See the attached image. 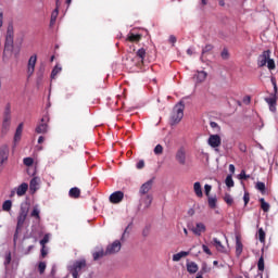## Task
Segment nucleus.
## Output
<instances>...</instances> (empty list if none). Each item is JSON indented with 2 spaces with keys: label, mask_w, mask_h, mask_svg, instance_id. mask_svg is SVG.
Listing matches in <instances>:
<instances>
[{
  "label": "nucleus",
  "mask_w": 278,
  "mask_h": 278,
  "mask_svg": "<svg viewBox=\"0 0 278 278\" xmlns=\"http://www.w3.org/2000/svg\"><path fill=\"white\" fill-rule=\"evenodd\" d=\"M27 214H29V206H27V204H21L20 212L17 215V225L13 237L14 244H16V240H18V232L23 229L25 220H27Z\"/></svg>",
  "instance_id": "nucleus-1"
},
{
  "label": "nucleus",
  "mask_w": 278,
  "mask_h": 278,
  "mask_svg": "<svg viewBox=\"0 0 278 278\" xmlns=\"http://www.w3.org/2000/svg\"><path fill=\"white\" fill-rule=\"evenodd\" d=\"M269 71H275V60L270 59V50H265L261 55L257 58V66L260 68L266 66Z\"/></svg>",
  "instance_id": "nucleus-2"
},
{
  "label": "nucleus",
  "mask_w": 278,
  "mask_h": 278,
  "mask_svg": "<svg viewBox=\"0 0 278 278\" xmlns=\"http://www.w3.org/2000/svg\"><path fill=\"white\" fill-rule=\"evenodd\" d=\"M186 109V105L184 102H179L175 105L172 114V124L177 125V123H181V118H184V110Z\"/></svg>",
  "instance_id": "nucleus-3"
},
{
  "label": "nucleus",
  "mask_w": 278,
  "mask_h": 278,
  "mask_svg": "<svg viewBox=\"0 0 278 278\" xmlns=\"http://www.w3.org/2000/svg\"><path fill=\"white\" fill-rule=\"evenodd\" d=\"M87 263L86 260H79L74 262L73 266L70 268V273L72 275L73 278H77L79 277V273H81V270H84V268H86Z\"/></svg>",
  "instance_id": "nucleus-4"
},
{
  "label": "nucleus",
  "mask_w": 278,
  "mask_h": 278,
  "mask_svg": "<svg viewBox=\"0 0 278 278\" xmlns=\"http://www.w3.org/2000/svg\"><path fill=\"white\" fill-rule=\"evenodd\" d=\"M49 115H43L41 123L35 128L36 134H47L49 131Z\"/></svg>",
  "instance_id": "nucleus-5"
},
{
  "label": "nucleus",
  "mask_w": 278,
  "mask_h": 278,
  "mask_svg": "<svg viewBox=\"0 0 278 278\" xmlns=\"http://www.w3.org/2000/svg\"><path fill=\"white\" fill-rule=\"evenodd\" d=\"M14 45V31H12V27H8L4 51H12Z\"/></svg>",
  "instance_id": "nucleus-6"
},
{
  "label": "nucleus",
  "mask_w": 278,
  "mask_h": 278,
  "mask_svg": "<svg viewBox=\"0 0 278 278\" xmlns=\"http://www.w3.org/2000/svg\"><path fill=\"white\" fill-rule=\"evenodd\" d=\"M189 229L194 236H201L202 233H205V231H207L205 224L201 222L197 223L195 226H189Z\"/></svg>",
  "instance_id": "nucleus-7"
},
{
  "label": "nucleus",
  "mask_w": 278,
  "mask_h": 278,
  "mask_svg": "<svg viewBox=\"0 0 278 278\" xmlns=\"http://www.w3.org/2000/svg\"><path fill=\"white\" fill-rule=\"evenodd\" d=\"M122 244L119 240H115L113 243L106 247V255H114V253H118L122 249Z\"/></svg>",
  "instance_id": "nucleus-8"
},
{
  "label": "nucleus",
  "mask_w": 278,
  "mask_h": 278,
  "mask_svg": "<svg viewBox=\"0 0 278 278\" xmlns=\"http://www.w3.org/2000/svg\"><path fill=\"white\" fill-rule=\"evenodd\" d=\"M36 62H38V55L34 54L28 60V65H27L28 77H31L34 75V72L36 71Z\"/></svg>",
  "instance_id": "nucleus-9"
},
{
  "label": "nucleus",
  "mask_w": 278,
  "mask_h": 278,
  "mask_svg": "<svg viewBox=\"0 0 278 278\" xmlns=\"http://www.w3.org/2000/svg\"><path fill=\"white\" fill-rule=\"evenodd\" d=\"M207 143L212 147V149H218L220 144H223V139L218 135H211L208 137Z\"/></svg>",
  "instance_id": "nucleus-10"
},
{
  "label": "nucleus",
  "mask_w": 278,
  "mask_h": 278,
  "mask_svg": "<svg viewBox=\"0 0 278 278\" xmlns=\"http://www.w3.org/2000/svg\"><path fill=\"white\" fill-rule=\"evenodd\" d=\"M110 202L113 204L121 203L125 199V193L123 191H115L110 195Z\"/></svg>",
  "instance_id": "nucleus-11"
},
{
  "label": "nucleus",
  "mask_w": 278,
  "mask_h": 278,
  "mask_svg": "<svg viewBox=\"0 0 278 278\" xmlns=\"http://www.w3.org/2000/svg\"><path fill=\"white\" fill-rule=\"evenodd\" d=\"M265 102L268 104L270 112H277V96L270 94L265 98Z\"/></svg>",
  "instance_id": "nucleus-12"
},
{
  "label": "nucleus",
  "mask_w": 278,
  "mask_h": 278,
  "mask_svg": "<svg viewBox=\"0 0 278 278\" xmlns=\"http://www.w3.org/2000/svg\"><path fill=\"white\" fill-rule=\"evenodd\" d=\"M176 161L181 166H186V149L179 148L176 152Z\"/></svg>",
  "instance_id": "nucleus-13"
},
{
  "label": "nucleus",
  "mask_w": 278,
  "mask_h": 278,
  "mask_svg": "<svg viewBox=\"0 0 278 278\" xmlns=\"http://www.w3.org/2000/svg\"><path fill=\"white\" fill-rule=\"evenodd\" d=\"M8 157H10V148L8 146H2L0 148V162L7 163Z\"/></svg>",
  "instance_id": "nucleus-14"
},
{
  "label": "nucleus",
  "mask_w": 278,
  "mask_h": 278,
  "mask_svg": "<svg viewBox=\"0 0 278 278\" xmlns=\"http://www.w3.org/2000/svg\"><path fill=\"white\" fill-rule=\"evenodd\" d=\"M3 122L12 123V106L10 105V103H8L4 108Z\"/></svg>",
  "instance_id": "nucleus-15"
},
{
  "label": "nucleus",
  "mask_w": 278,
  "mask_h": 278,
  "mask_svg": "<svg viewBox=\"0 0 278 278\" xmlns=\"http://www.w3.org/2000/svg\"><path fill=\"white\" fill-rule=\"evenodd\" d=\"M27 190H29V185H27L26 182H23L16 188L17 197H25V194H27Z\"/></svg>",
  "instance_id": "nucleus-16"
},
{
  "label": "nucleus",
  "mask_w": 278,
  "mask_h": 278,
  "mask_svg": "<svg viewBox=\"0 0 278 278\" xmlns=\"http://www.w3.org/2000/svg\"><path fill=\"white\" fill-rule=\"evenodd\" d=\"M153 188V180H148L140 188V194H149V191Z\"/></svg>",
  "instance_id": "nucleus-17"
},
{
  "label": "nucleus",
  "mask_w": 278,
  "mask_h": 278,
  "mask_svg": "<svg viewBox=\"0 0 278 278\" xmlns=\"http://www.w3.org/2000/svg\"><path fill=\"white\" fill-rule=\"evenodd\" d=\"M193 79H195L197 84H203L205 79H207V73L204 71L198 72L194 76Z\"/></svg>",
  "instance_id": "nucleus-18"
},
{
  "label": "nucleus",
  "mask_w": 278,
  "mask_h": 278,
  "mask_svg": "<svg viewBox=\"0 0 278 278\" xmlns=\"http://www.w3.org/2000/svg\"><path fill=\"white\" fill-rule=\"evenodd\" d=\"M213 244L219 253H227V249H225V245H223L220 240H218L217 238H213Z\"/></svg>",
  "instance_id": "nucleus-19"
},
{
  "label": "nucleus",
  "mask_w": 278,
  "mask_h": 278,
  "mask_svg": "<svg viewBox=\"0 0 278 278\" xmlns=\"http://www.w3.org/2000/svg\"><path fill=\"white\" fill-rule=\"evenodd\" d=\"M244 249V245L242 244V241H240V238L236 237V255L237 257H240L242 255V251Z\"/></svg>",
  "instance_id": "nucleus-20"
},
{
  "label": "nucleus",
  "mask_w": 278,
  "mask_h": 278,
  "mask_svg": "<svg viewBox=\"0 0 278 278\" xmlns=\"http://www.w3.org/2000/svg\"><path fill=\"white\" fill-rule=\"evenodd\" d=\"M141 203L144 205L146 210H149L151 207V204L153 203V195H146L141 198Z\"/></svg>",
  "instance_id": "nucleus-21"
},
{
  "label": "nucleus",
  "mask_w": 278,
  "mask_h": 278,
  "mask_svg": "<svg viewBox=\"0 0 278 278\" xmlns=\"http://www.w3.org/2000/svg\"><path fill=\"white\" fill-rule=\"evenodd\" d=\"M187 271L190 275H194L195 273L199 271V265H197V263H194V262L187 263Z\"/></svg>",
  "instance_id": "nucleus-22"
},
{
  "label": "nucleus",
  "mask_w": 278,
  "mask_h": 278,
  "mask_svg": "<svg viewBox=\"0 0 278 278\" xmlns=\"http://www.w3.org/2000/svg\"><path fill=\"white\" fill-rule=\"evenodd\" d=\"M193 192L199 199L203 198V188H201V182L197 181L193 184Z\"/></svg>",
  "instance_id": "nucleus-23"
},
{
  "label": "nucleus",
  "mask_w": 278,
  "mask_h": 278,
  "mask_svg": "<svg viewBox=\"0 0 278 278\" xmlns=\"http://www.w3.org/2000/svg\"><path fill=\"white\" fill-rule=\"evenodd\" d=\"M126 40H128V42H140L142 40V35L129 33Z\"/></svg>",
  "instance_id": "nucleus-24"
},
{
  "label": "nucleus",
  "mask_w": 278,
  "mask_h": 278,
  "mask_svg": "<svg viewBox=\"0 0 278 278\" xmlns=\"http://www.w3.org/2000/svg\"><path fill=\"white\" fill-rule=\"evenodd\" d=\"M71 199H79L81 197V190L77 187H73L68 192Z\"/></svg>",
  "instance_id": "nucleus-25"
},
{
  "label": "nucleus",
  "mask_w": 278,
  "mask_h": 278,
  "mask_svg": "<svg viewBox=\"0 0 278 278\" xmlns=\"http://www.w3.org/2000/svg\"><path fill=\"white\" fill-rule=\"evenodd\" d=\"M188 255H190V252L181 251L176 253L173 255V262H179L181 257H188Z\"/></svg>",
  "instance_id": "nucleus-26"
},
{
  "label": "nucleus",
  "mask_w": 278,
  "mask_h": 278,
  "mask_svg": "<svg viewBox=\"0 0 278 278\" xmlns=\"http://www.w3.org/2000/svg\"><path fill=\"white\" fill-rule=\"evenodd\" d=\"M92 255H93L94 262H97V260H101V257H105V255H108V251L106 250L104 251L103 249H101L97 252H93Z\"/></svg>",
  "instance_id": "nucleus-27"
},
{
  "label": "nucleus",
  "mask_w": 278,
  "mask_h": 278,
  "mask_svg": "<svg viewBox=\"0 0 278 278\" xmlns=\"http://www.w3.org/2000/svg\"><path fill=\"white\" fill-rule=\"evenodd\" d=\"M258 201L261 203V208L263 210V212H270V204L266 202L264 198H261Z\"/></svg>",
  "instance_id": "nucleus-28"
},
{
  "label": "nucleus",
  "mask_w": 278,
  "mask_h": 278,
  "mask_svg": "<svg viewBox=\"0 0 278 278\" xmlns=\"http://www.w3.org/2000/svg\"><path fill=\"white\" fill-rule=\"evenodd\" d=\"M23 134V123H21L17 128H16V131H15V136H14V141L15 142H18V140H21V136Z\"/></svg>",
  "instance_id": "nucleus-29"
},
{
  "label": "nucleus",
  "mask_w": 278,
  "mask_h": 278,
  "mask_svg": "<svg viewBox=\"0 0 278 278\" xmlns=\"http://www.w3.org/2000/svg\"><path fill=\"white\" fill-rule=\"evenodd\" d=\"M30 216H31V218H35L36 220H40V210L38 208V205L33 207Z\"/></svg>",
  "instance_id": "nucleus-30"
},
{
  "label": "nucleus",
  "mask_w": 278,
  "mask_h": 278,
  "mask_svg": "<svg viewBox=\"0 0 278 278\" xmlns=\"http://www.w3.org/2000/svg\"><path fill=\"white\" fill-rule=\"evenodd\" d=\"M60 14V10L54 9L51 13V18H50V25L53 26L55 25V21H58V15Z\"/></svg>",
  "instance_id": "nucleus-31"
},
{
  "label": "nucleus",
  "mask_w": 278,
  "mask_h": 278,
  "mask_svg": "<svg viewBox=\"0 0 278 278\" xmlns=\"http://www.w3.org/2000/svg\"><path fill=\"white\" fill-rule=\"evenodd\" d=\"M59 73H62V66L55 65L51 72V79H55V77H58Z\"/></svg>",
  "instance_id": "nucleus-32"
},
{
  "label": "nucleus",
  "mask_w": 278,
  "mask_h": 278,
  "mask_svg": "<svg viewBox=\"0 0 278 278\" xmlns=\"http://www.w3.org/2000/svg\"><path fill=\"white\" fill-rule=\"evenodd\" d=\"M3 212H11L12 211V202L11 200H5L2 204Z\"/></svg>",
  "instance_id": "nucleus-33"
},
{
  "label": "nucleus",
  "mask_w": 278,
  "mask_h": 278,
  "mask_svg": "<svg viewBox=\"0 0 278 278\" xmlns=\"http://www.w3.org/2000/svg\"><path fill=\"white\" fill-rule=\"evenodd\" d=\"M217 201L216 197H208V207H211V210H216Z\"/></svg>",
  "instance_id": "nucleus-34"
},
{
  "label": "nucleus",
  "mask_w": 278,
  "mask_h": 278,
  "mask_svg": "<svg viewBox=\"0 0 278 278\" xmlns=\"http://www.w3.org/2000/svg\"><path fill=\"white\" fill-rule=\"evenodd\" d=\"M29 188L33 192H36V190H38V178H33L30 180Z\"/></svg>",
  "instance_id": "nucleus-35"
},
{
  "label": "nucleus",
  "mask_w": 278,
  "mask_h": 278,
  "mask_svg": "<svg viewBox=\"0 0 278 278\" xmlns=\"http://www.w3.org/2000/svg\"><path fill=\"white\" fill-rule=\"evenodd\" d=\"M225 184L227 188H233V186H236V184L233 182V177L231 175H228L226 177Z\"/></svg>",
  "instance_id": "nucleus-36"
},
{
  "label": "nucleus",
  "mask_w": 278,
  "mask_h": 278,
  "mask_svg": "<svg viewBox=\"0 0 278 278\" xmlns=\"http://www.w3.org/2000/svg\"><path fill=\"white\" fill-rule=\"evenodd\" d=\"M255 188L256 190H260L261 193L266 194V184L258 181L256 182Z\"/></svg>",
  "instance_id": "nucleus-37"
},
{
  "label": "nucleus",
  "mask_w": 278,
  "mask_h": 278,
  "mask_svg": "<svg viewBox=\"0 0 278 278\" xmlns=\"http://www.w3.org/2000/svg\"><path fill=\"white\" fill-rule=\"evenodd\" d=\"M257 236H258L260 242H263V243L266 242V232L264 231V228L258 229Z\"/></svg>",
  "instance_id": "nucleus-38"
},
{
  "label": "nucleus",
  "mask_w": 278,
  "mask_h": 278,
  "mask_svg": "<svg viewBox=\"0 0 278 278\" xmlns=\"http://www.w3.org/2000/svg\"><path fill=\"white\" fill-rule=\"evenodd\" d=\"M147 56V50L141 48L137 51V58L141 59V62H144V58Z\"/></svg>",
  "instance_id": "nucleus-39"
},
{
  "label": "nucleus",
  "mask_w": 278,
  "mask_h": 278,
  "mask_svg": "<svg viewBox=\"0 0 278 278\" xmlns=\"http://www.w3.org/2000/svg\"><path fill=\"white\" fill-rule=\"evenodd\" d=\"M11 122H2V135L5 136L10 131Z\"/></svg>",
  "instance_id": "nucleus-40"
},
{
  "label": "nucleus",
  "mask_w": 278,
  "mask_h": 278,
  "mask_svg": "<svg viewBox=\"0 0 278 278\" xmlns=\"http://www.w3.org/2000/svg\"><path fill=\"white\" fill-rule=\"evenodd\" d=\"M224 201L225 203H227V205H233V198L229 193H226L224 195Z\"/></svg>",
  "instance_id": "nucleus-41"
},
{
  "label": "nucleus",
  "mask_w": 278,
  "mask_h": 278,
  "mask_svg": "<svg viewBox=\"0 0 278 278\" xmlns=\"http://www.w3.org/2000/svg\"><path fill=\"white\" fill-rule=\"evenodd\" d=\"M257 268L261 273H264V268H265V265H264V256H261L258 258V262H257Z\"/></svg>",
  "instance_id": "nucleus-42"
},
{
  "label": "nucleus",
  "mask_w": 278,
  "mask_h": 278,
  "mask_svg": "<svg viewBox=\"0 0 278 278\" xmlns=\"http://www.w3.org/2000/svg\"><path fill=\"white\" fill-rule=\"evenodd\" d=\"M38 270H39L40 275H45V270H47V263L40 262L38 265Z\"/></svg>",
  "instance_id": "nucleus-43"
},
{
  "label": "nucleus",
  "mask_w": 278,
  "mask_h": 278,
  "mask_svg": "<svg viewBox=\"0 0 278 278\" xmlns=\"http://www.w3.org/2000/svg\"><path fill=\"white\" fill-rule=\"evenodd\" d=\"M154 153H155V155H162V153H164V147H162V144H157L154 148Z\"/></svg>",
  "instance_id": "nucleus-44"
},
{
  "label": "nucleus",
  "mask_w": 278,
  "mask_h": 278,
  "mask_svg": "<svg viewBox=\"0 0 278 278\" xmlns=\"http://www.w3.org/2000/svg\"><path fill=\"white\" fill-rule=\"evenodd\" d=\"M214 49V46L212 45H206L203 49H202V55H205V53H210L212 50Z\"/></svg>",
  "instance_id": "nucleus-45"
},
{
  "label": "nucleus",
  "mask_w": 278,
  "mask_h": 278,
  "mask_svg": "<svg viewBox=\"0 0 278 278\" xmlns=\"http://www.w3.org/2000/svg\"><path fill=\"white\" fill-rule=\"evenodd\" d=\"M220 58L223 60H229V50H227L226 48L223 49L222 53H220Z\"/></svg>",
  "instance_id": "nucleus-46"
},
{
  "label": "nucleus",
  "mask_w": 278,
  "mask_h": 278,
  "mask_svg": "<svg viewBox=\"0 0 278 278\" xmlns=\"http://www.w3.org/2000/svg\"><path fill=\"white\" fill-rule=\"evenodd\" d=\"M23 162L25 166H34V159L31 157H25Z\"/></svg>",
  "instance_id": "nucleus-47"
},
{
  "label": "nucleus",
  "mask_w": 278,
  "mask_h": 278,
  "mask_svg": "<svg viewBox=\"0 0 278 278\" xmlns=\"http://www.w3.org/2000/svg\"><path fill=\"white\" fill-rule=\"evenodd\" d=\"M250 178H251V176L247 175V172L244 169H242L240 175H239V179L247 180V179H250Z\"/></svg>",
  "instance_id": "nucleus-48"
},
{
  "label": "nucleus",
  "mask_w": 278,
  "mask_h": 278,
  "mask_svg": "<svg viewBox=\"0 0 278 278\" xmlns=\"http://www.w3.org/2000/svg\"><path fill=\"white\" fill-rule=\"evenodd\" d=\"M243 201H244V205H249V202L251 201V194H249V192H244L243 194Z\"/></svg>",
  "instance_id": "nucleus-49"
},
{
  "label": "nucleus",
  "mask_w": 278,
  "mask_h": 278,
  "mask_svg": "<svg viewBox=\"0 0 278 278\" xmlns=\"http://www.w3.org/2000/svg\"><path fill=\"white\" fill-rule=\"evenodd\" d=\"M12 262V253H8L4 261V266H10V263Z\"/></svg>",
  "instance_id": "nucleus-50"
},
{
  "label": "nucleus",
  "mask_w": 278,
  "mask_h": 278,
  "mask_svg": "<svg viewBox=\"0 0 278 278\" xmlns=\"http://www.w3.org/2000/svg\"><path fill=\"white\" fill-rule=\"evenodd\" d=\"M49 242V233H46L42 238V240H40V244L41 247H46V244Z\"/></svg>",
  "instance_id": "nucleus-51"
},
{
  "label": "nucleus",
  "mask_w": 278,
  "mask_h": 278,
  "mask_svg": "<svg viewBox=\"0 0 278 278\" xmlns=\"http://www.w3.org/2000/svg\"><path fill=\"white\" fill-rule=\"evenodd\" d=\"M204 192H205L206 197H210V192H212V187L210 185H205Z\"/></svg>",
  "instance_id": "nucleus-52"
},
{
  "label": "nucleus",
  "mask_w": 278,
  "mask_h": 278,
  "mask_svg": "<svg viewBox=\"0 0 278 278\" xmlns=\"http://www.w3.org/2000/svg\"><path fill=\"white\" fill-rule=\"evenodd\" d=\"M202 250L206 253V255H212V250L205 244L202 245Z\"/></svg>",
  "instance_id": "nucleus-53"
},
{
  "label": "nucleus",
  "mask_w": 278,
  "mask_h": 278,
  "mask_svg": "<svg viewBox=\"0 0 278 278\" xmlns=\"http://www.w3.org/2000/svg\"><path fill=\"white\" fill-rule=\"evenodd\" d=\"M239 150H240L242 153H247V144H244V143H239Z\"/></svg>",
  "instance_id": "nucleus-54"
},
{
  "label": "nucleus",
  "mask_w": 278,
  "mask_h": 278,
  "mask_svg": "<svg viewBox=\"0 0 278 278\" xmlns=\"http://www.w3.org/2000/svg\"><path fill=\"white\" fill-rule=\"evenodd\" d=\"M42 248H41V257H47V254H48V252H47V247L46 245H41Z\"/></svg>",
  "instance_id": "nucleus-55"
},
{
  "label": "nucleus",
  "mask_w": 278,
  "mask_h": 278,
  "mask_svg": "<svg viewBox=\"0 0 278 278\" xmlns=\"http://www.w3.org/2000/svg\"><path fill=\"white\" fill-rule=\"evenodd\" d=\"M144 167V161H139L138 163H137V168L140 170V169H142Z\"/></svg>",
  "instance_id": "nucleus-56"
},
{
  "label": "nucleus",
  "mask_w": 278,
  "mask_h": 278,
  "mask_svg": "<svg viewBox=\"0 0 278 278\" xmlns=\"http://www.w3.org/2000/svg\"><path fill=\"white\" fill-rule=\"evenodd\" d=\"M168 40L172 45H175V42H177V37H175L174 35H170Z\"/></svg>",
  "instance_id": "nucleus-57"
},
{
  "label": "nucleus",
  "mask_w": 278,
  "mask_h": 278,
  "mask_svg": "<svg viewBox=\"0 0 278 278\" xmlns=\"http://www.w3.org/2000/svg\"><path fill=\"white\" fill-rule=\"evenodd\" d=\"M229 173H231L233 175V173H236V166L233 164L229 165Z\"/></svg>",
  "instance_id": "nucleus-58"
},
{
  "label": "nucleus",
  "mask_w": 278,
  "mask_h": 278,
  "mask_svg": "<svg viewBox=\"0 0 278 278\" xmlns=\"http://www.w3.org/2000/svg\"><path fill=\"white\" fill-rule=\"evenodd\" d=\"M243 103H245L247 105H249L251 103V97L247 96L244 99H243Z\"/></svg>",
  "instance_id": "nucleus-59"
},
{
  "label": "nucleus",
  "mask_w": 278,
  "mask_h": 278,
  "mask_svg": "<svg viewBox=\"0 0 278 278\" xmlns=\"http://www.w3.org/2000/svg\"><path fill=\"white\" fill-rule=\"evenodd\" d=\"M210 126L212 127V129H216V127H218V123L216 122H211Z\"/></svg>",
  "instance_id": "nucleus-60"
},
{
  "label": "nucleus",
  "mask_w": 278,
  "mask_h": 278,
  "mask_svg": "<svg viewBox=\"0 0 278 278\" xmlns=\"http://www.w3.org/2000/svg\"><path fill=\"white\" fill-rule=\"evenodd\" d=\"M0 27H3V12H0Z\"/></svg>",
  "instance_id": "nucleus-61"
},
{
  "label": "nucleus",
  "mask_w": 278,
  "mask_h": 278,
  "mask_svg": "<svg viewBox=\"0 0 278 278\" xmlns=\"http://www.w3.org/2000/svg\"><path fill=\"white\" fill-rule=\"evenodd\" d=\"M3 168H5V163L0 162V175L3 173Z\"/></svg>",
  "instance_id": "nucleus-62"
},
{
  "label": "nucleus",
  "mask_w": 278,
  "mask_h": 278,
  "mask_svg": "<svg viewBox=\"0 0 278 278\" xmlns=\"http://www.w3.org/2000/svg\"><path fill=\"white\" fill-rule=\"evenodd\" d=\"M188 216H194V208H189Z\"/></svg>",
  "instance_id": "nucleus-63"
},
{
  "label": "nucleus",
  "mask_w": 278,
  "mask_h": 278,
  "mask_svg": "<svg viewBox=\"0 0 278 278\" xmlns=\"http://www.w3.org/2000/svg\"><path fill=\"white\" fill-rule=\"evenodd\" d=\"M42 142H45V137L43 136H40L38 138V144H42Z\"/></svg>",
  "instance_id": "nucleus-64"
}]
</instances>
